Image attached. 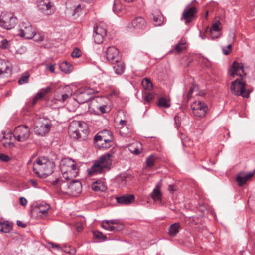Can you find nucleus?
Instances as JSON below:
<instances>
[{
    "label": "nucleus",
    "mask_w": 255,
    "mask_h": 255,
    "mask_svg": "<svg viewBox=\"0 0 255 255\" xmlns=\"http://www.w3.org/2000/svg\"><path fill=\"white\" fill-rule=\"evenodd\" d=\"M112 153H107L101 156L98 160L95 161L93 165L87 169L89 175L93 174H104L111 169L112 160L110 158Z\"/></svg>",
    "instance_id": "nucleus-1"
},
{
    "label": "nucleus",
    "mask_w": 255,
    "mask_h": 255,
    "mask_svg": "<svg viewBox=\"0 0 255 255\" xmlns=\"http://www.w3.org/2000/svg\"><path fill=\"white\" fill-rule=\"evenodd\" d=\"M69 131L75 134L74 138L79 140H85L88 138L89 131L84 122L76 121L71 123L69 127Z\"/></svg>",
    "instance_id": "nucleus-2"
},
{
    "label": "nucleus",
    "mask_w": 255,
    "mask_h": 255,
    "mask_svg": "<svg viewBox=\"0 0 255 255\" xmlns=\"http://www.w3.org/2000/svg\"><path fill=\"white\" fill-rule=\"evenodd\" d=\"M53 185L56 187H62V186H67L69 189V192L73 195H76L81 192L82 191V184L78 180H74L71 181L70 183L66 184L65 182L62 181L59 178L53 181Z\"/></svg>",
    "instance_id": "nucleus-3"
},
{
    "label": "nucleus",
    "mask_w": 255,
    "mask_h": 255,
    "mask_svg": "<svg viewBox=\"0 0 255 255\" xmlns=\"http://www.w3.org/2000/svg\"><path fill=\"white\" fill-rule=\"evenodd\" d=\"M230 90L235 95L241 96L244 98H248L251 92L246 89V83L242 81V79H237L232 82Z\"/></svg>",
    "instance_id": "nucleus-4"
},
{
    "label": "nucleus",
    "mask_w": 255,
    "mask_h": 255,
    "mask_svg": "<svg viewBox=\"0 0 255 255\" xmlns=\"http://www.w3.org/2000/svg\"><path fill=\"white\" fill-rule=\"evenodd\" d=\"M16 17L8 12H2L0 16V26L9 30L14 28L17 24Z\"/></svg>",
    "instance_id": "nucleus-5"
},
{
    "label": "nucleus",
    "mask_w": 255,
    "mask_h": 255,
    "mask_svg": "<svg viewBox=\"0 0 255 255\" xmlns=\"http://www.w3.org/2000/svg\"><path fill=\"white\" fill-rule=\"evenodd\" d=\"M51 128V125L46 121L45 119L40 118L35 123L34 132L37 135L42 136L49 132Z\"/></svg>",
    "instance_id": "nucleus-6"
},
{
    "label": "nucleus",
    "mask_w": 255,
    "mask_h": 255,
    "mask_svg": "<svg viewBox=\"0 0 255 255\" xmlns=\"http://www.w3.org/2000/svg\"><path fill=\"white\" fill-rule=\"evenodd\" d=\"M97 92V91L91 88L79 89L76 92V100L80 104L86 103L91 99L92 94Z\"/></svg>",
    "instance_id": "nucleus-7"
},
{
    "label": "nucleus",
    "mask_w": 255,
    "mask_h": 255,
    "mask_svg": "<svg viewBox=\"0 0 255 255\" xmlns=\"http://www.w3.org/2000/svg\"><path fill=\"white\" fill-rule=\"evenodd\" d=\"M191 108L195 116L203 117L208 110V106L203 102L196 101L191 104Z\"/></svg>",
    "instance_id": "nucleus-8"
},
{
    "label": "nucleus",
    "mask_w": 255,
    "mask_h": 255,
    "mask_svg": "<svg viewBox=\"0 0 255 255\" xmlns=\"http://www.w3.org/2000/svg\"><path fill=\"white\" fill-rule=\"evenodd\" d=\"M50 205L44 201L35 202L33 203L30 208L31 213L32 215L36 212L46 214L48 210L50 209Z\"/></svg>",
    "instance_id": "nucleus-9"
},
{
    "label": "nucleus",
    "mask_w": 255,
    "mask_h": 255,
    "mask_svg": "<svg viewBox=\"0 0 255 255\" xmlns=\"http://www.w3.org/2000/svg\"><path fill=\"white\" fill-rule=\"evenodd\" d=\"M110 139H113L111 132L109 130H103L99 132L94 137V141L97 143L106 141L110 142Z\"/></svg>",
    "instance_id": "nucleus-10"
},
{
    "label": "nucleus",
    "mask_w": 255,
    "mask_h": 255,
    "mask_svg": "<svg viewBox=\"0 0 255 255\" xmlns=\"http://www.w3.org/2000/svg\"><path fill=\"white\" fill-rule=\"evenodd\" d=\"M46 158L45 157H39L33 163V170L37 175H42V173H43Z\"/></svg>",
    "instance_id": "nucleus-11"
},
{
    "label": "nucleus",
    "mask_w": 255,
    "mask_h": 255,
    "mask_svg": "<svg viewBox=\"0 0 255 255\" xmlns=\"http://www.w3.org/2000/svg\"><path fill=\"white\" fill-rule=\"evenodd\" d=\"M37 7L45 15H50L53 13L51 10L52 5L50 0H38Z\"/></svg>",
    "instance_id": "nucleus-12"
},
{
    "label": "nucleus",
    "mask_w": 255,
    "mask_h": 255,
    "mask_svg": "<svg viewBox=\"0 0 255 255\" xmlns=\"http://www.w3.org/2000/svg\"><path fill=\"white\" fill-rule=\"evenodd\" d=\"M119 50L114 46L109 47L107 49V59L110 62L117 61L120 59Z\"/></svg>",
    "instance_id": "nucleus-13"
},
{
    "label": "nucleus",
    "mask_w": 255,
    "mask_h": 255,
    "mask_svg": "<svg viewBox=\"0 0 255 255\" xmlns=\"http://www.w3.org/2000/svg\"><path fill=\"white\" fill-rule=\"evenodd\" d=\"M35 34V30L30 24L25 26L24 29H20L18 34L20 37H25L26 39H32Z\"/></svg>",
    "instance_id": "nucleus-14"
},
{
    "label": "nucleus",
    "mask_w": 255,
    "mask_h": 255,
    "mask_svg": "<svg viewBox=\"0 0 255 255\" xmlns=\"http://www.w3.org/2000/svg\"><path fill=\"white\" fill-rule=\"evenodd\" d=\"M196 12V8L194 7L186 8L182 13L181 19H185L186 23H188L191 21V18L194 16Z\"/></svg>",
    "instance_id": "nucleus-15"
},
{
    "label": "nucleus",
    "mask_w": 255,
    "mask_h": 255,
    "mask_svg": "<svg viewBox=\"0 0 255 255\" xmlns=\"http://www.w3.org/2000/svg\"><path fill=\"white\" fill-rule=\"evenodd\" d=\"M12 69L8 61L0 60V76L3 74H11Z\"/></svg>",
    "instance_id": "nucleus-16"
},
{
    "label": "nucleus",
    "mask_w": 255,
    "mask_h": 255,
    "mask_svg": "<svg viewBox=\"0 0 255 255\" xmlns=\"http://www.w3.org/2000/svg\"><path fill=\"white\" fill-rule=\"evenodd\" d=\"M132 27L137 29H143L146 26V22L142 17H137L132 21Z\"/></svg>",
    "instance_id": "nucleus-17"
},
{
    "label": "nucleus",
    "mask_w": 255,
    "mask_h": 255,
    "mask_svg": "<svg viewBox=\"0 0 255 255\" xmlns=\"http://www.w3.org/2000/svg\"><path fill=\"white\" fill-rule=\"evenodd\" d=\"M161 183L157 184L151 193V197L154 202H161L162 193L161 192Z\"/></svg>",
    "instance_id": "nucleus-18"
},
{
    "label": "nucleus",
    "mask_w": 255,
    "mask_h": 255,
    "mask_svg": "<svg viewBox=\"0 0 255 255\" xmlns=\"http://www.w3.org/2000/svg\"><path fill=\"white\" fill-rule=\"evenodd\" d=\"M44 167V169L42 175H50L53 173L55 165L54 162L50 161L47 158L45 165Z\"/></svg>",
    "instance_id": "nucleus-19"
},
{
    "label": "nucleus",
    "mask_w": 255,
    "mask_h": 255,
    "mask_svg": "<svg viewBox=\"0 0 255 255\" xmlns=\"http://www.w3.org/2000/svg\"><path fill=\"white\" fill-rule=\"evenodd\" d=\"M72 160L69 158H64L61 161L60 167L61 172L63 174L68 173L70 168H71Z\"/></svg>",
    "instance_id": "nucleus-20"
},
{
    "label": "nucleus",
    "mask_w": 255,
    "mask_h": 255,
    "mask_svg": "<svg viewBox=\"0 0 255 255\" xmlns=\"http://www.w3.org/2000/svg\"><path fill=\"white\" fill-rule=\"evenodd\" d=\"M135 197L133 195H123L116 198L117 202L122 205H128L134 201Z\"/></svg>",
    "instance_id": "nucleus-21"
},
{
    "label": "nucleus",
    "mask_w": 255,
    "mask_h": 255,
    "mask_svg": "<svg viewBox=\"0 0 255 255\" xmlns=\"http://www.w3.org/2000/svg\"><path fill=\"white\" fill-rule=\"evenodd\" d=\"M112 63L113 64V69L116 74L118 75H122L125 69V66L124 62L120 60L117 61H114Z\"/></svg>",
    "instance_id": "nucleus-22"
},
{
    "label": "nucleus",
    "mask_w": 255,
    "mask_h": 255,
    "mask_svg": "<svg viewBox=\"0 0 255 255\" xmlns=\"http://www.w3.org/2000/svg\"><path fill=\"white\" fill-rule=\"evenodd\" d=\"M220 24L219 21L213 23L210 29V32L211 35V39L214 40L216 38H218L220 36V34L219 32L220 30L219 24Z\"/></svg>",
    "instance_id": "nucleus-23"
},
{
    "label": "nucleus",
    "mask_w": 255,
    "mask_h": 255,
    "mask_svg": "<svg viewBox=\"0 0 255 255\" xmlns=\"http://www.w3.org/2000/svg\"><path fill=\"white\" fill-rule=\"evenodd\" d=\"M101 227L108 231L112 232H119L124 228V225L123 224L107 225L104 224V221H103L102 223Z\"/></svg>",
    "instance_id": "nucleus-24"
},
{
    "label": "nucleus",
    "mask_w": 255,
    "mask_h": 255,
    "mask_svg": "<svg viewBox=\"0 0 255 255\" xmlns=\"http://www.w3.org/2000/svg\"><path fill=\"white\" fill-rule=\"evenodd\" d=\"M125 2H132L134 0H123ZM123 9V5L120 0H115L113 3V10L116 13H120Z\"/></svg>",
    "instance_id": "nucleus-25"
},
{
    "label": "nucleus",
    "mask_w": 255,
    "mask_h": 255,
    "mask_svg": "<svg viewBox=\"0 0 255 255\" xmlns=\"http://www.w3.org/2000/svg\"><path fill=\"white\" fill-rule=\"evenodd\" d=\"M92 189L95 191H105L106 190V187L103 181L98 180L93 183Z\"/></svg>",
    "instance_id": "nucleus-26"
},
{
    "label": "nucleus",
    "mask_w": 255,
    "mask_h": 255,
    "mask_svg": "<svg viewBox=\"0 0 255 255\" xmlns=\"http://www.w3.org/2000/svg\"><path fill=\"white\" fill-rule=\"evenodd\" d=\"M181 226L178 223L171 225L168 228V234L171 237H175L178 233Z\"/></svg>",
    "instance_id": "nucleus-27"
},
{
    "label": "nucleus",
    "mask_w": 255,
    "mask_h": 255,
    "mask_svg": "<svg viewBox=\"0 0 255 255\" xmlns=\"http://www.w3.org/2000/svg\"><path fill=\"white\" fill-rule=\"evenodd\" d=\"M72 91L71 90H68L66 93H62L61 95L56 92L55 94V99L57 101L64 102L72 95Z\"/></svg>",
    "instance_id": "nucleus-28"
},
{
    "label": "nucleus",
    "mask_w": 255,
    "mask_h": 255,
    "mask_svg": "<svg viewBox=\"0 0 255 255\" xmlns=\"http://www.w3.org/2000/svg\"><path fill=\"white\" fill-rule=\"evenodd\" d=\"M239 69L243 70L244 66L243 65L239 66L238 63L234 61L232 63L231 69L229 70V74L231 76H234Z\"/></svg>",
    "instance_id": "nucleus-29"
},
{
    "label": "nucleus",
    "mask_w": 255,
    "mask_h": 255,
    "mask_svg": "<svg viewBox=\"0 0 255 255\" xmlns=\"http://www.w3.org/2000/svg\"><path fill=\"white\" fill-rule=\"evenodd\" d=\"M59 69L65 73H70L73 70V67L72 64L65 61L60 64Z\"/></svg>",
    "instance_id": "nucleus-30"
},
{
    "label": "nucleus",
    "mask_w": 255,
    "mask_h": 255,
    "mask_svg": "<svg viewBox=\"0 0 255 255\" xmlns=\"http://www.w3.org/2000/svg\"><path fill=\"white\" fill-rule=\"evenodd\" d=\"M157 105L160 108H168L170 107V101L163 97L158 98Z\"/></svg>",
    "instance_id": "nucleus-31"
},
{
    "label": "nucleus",
    "mask_w": 255,
    "mask_h": 255,
    "mask_svg": "<svg viewBox=\"0 0 255 255\" xmlns=\"http://www.w3.org/2000/svg\"><path fill=\"white\" fill-rule=\"evenodd\" d=\"M157 158L154 155H151L147 157L145 164L147 168H150L154 166Z\"/></svg>",
    "instance_id": "nucleus-32"
},
{
    "label": "nucleus",
    "mask_w": 255,
    "mask_h": 255,
    "mask_svg": "<svg viewBox=\"0 0 255 255\" xmlns=\"http://www.w3.org/2000/svg\"><path fill=\"white\" fill-rule=\"evenodd\" d=\"M15 129L16 134L18 133V134H20L24 140H27L29 138L30 132L27 129H18L17 128H16Z\"/></svg>",
    "instance_id": "nucleus-33"
},
{
    "label": "nucleus",
    "mask_w": 255,
    "mask_h": 255,
    "mask_svg": "<svg viewBox=\"0 0 255 255\" xmlns=\"http://www.w3.org/2000/svg\"><path fill=\"white\" fill-rule=\"evenodd\" d=\"M142 85L145 89L149 91H151L153 88V84L152 82L147 78H144L142 80Z\"/></svg>",
    "instance_id": "nucleus-34"
},
{
    "label": "nucleus",
    "mask_w": 255,
    "mask_h": 255,
    "mask_svg": "<svg viewBox=\"0 0 255 255\" xmlns=\"http://www.w3.org/2000/svg\"><path fill=\"white\" fill-rule=\"evenodd\" d=\"M252 176H236V181L240 186H243Z\"/></svg>",
    "instance_id": "nucleus-35"
},
{
    "label": "nucleus",
    "mask_w": 255,
    "mask_h": 255,
    "mask_svg": "<svg viewBox=\"0 0 255 255\" xmlns=\"http://www.w3.org/2000/svg\"><path fill=\"white\" fill-rule=\"evenodd\" d=\"M113 144V139H110V142H106V141H103L100 143H97V145L100 148H103V149H108L110 147L112 146Z\"/></svg>",
    "instance_id": "nucleus-36"
},
{
    "label": "nucleus",
    "mask_w": 255,
    "mask_h": 255,
    "mask_svg": "<svg viewBox=\"0 0 255 255\" xmlns=\"http://www.w3.org/2000/svg\"><path fill=\"white\" fill-rule=\"evenodd\" d=\"M12 226L8 222H2L0 231L3 233H9L12 229Z\"/></svg>",
    "instance_id": "nucleus-37"
},
{
    "label": "nucleus",
    "mask_w": 255,
    "mask_h": 255,
    "mask_svg": "<svg viewBox=\"0 0 255 255\" xmlns=\"http://www.w3.org/2000/svg\"><path fill=\"white\" fill-rule=\"evenodd\" d=\"M155 94L151 92H148L143 96L144 104L150 103L154 98Z\"/></svg>",
    "instance_id": "nucleus-38"
},
{
    "label": "nucleus",
    "mask_w": 255,
    "mask_h": 255,
    "mask_svg": "<svg viewBox=\"0 0 255 255\" xmlns=\"http://www.w3.org/2000/svg\"><path fill=\"white\" fill-rule=\"evenodd\" d=\"M94 32L104 37L107 34L106 30L101 26H97L96 28L95 27L94 29Z\"/></svg>",
    "instance_id": "nucleus-39"
},
{
    "label": "nucleus",
    "mask_w": 255,
    "mask_h": 255,
    "mask_svg": "<svg viewBox=\"0 0 255 255\" xmlns=\"http://www.w3.org/2000/svg\"><path fill=\"white\" fill-rule=\"evenodd\" d=\"M153 22L155 26H159L163 22V18L161 16H156L153 14H152Z\"/></svg>",
    "instance_id": "nucleus-40"
},
{
    "label": "nucleus",
    "mask_w": 255,
    "mask_h": 255,
    "mask_svg": "<svg viewBox=\"0 0 255 255\" xmlns=\"http://www.w3.org/2000/svg\"><path fill=\"white\" fill-rule=\"evenodd\" d=\"M93 233L94 236L98 239L105 240L107 239V237L103 235L102 232L99 231H93Z\"/></svg>",
    "instance_id": "nucleus-41"
},
{
    "label": "nucleus",
    "mask_w": 255,
    "mask_h": 255,
    "mask_svg": "<svg viewBox=\"0 0 255 255\" xmlns=\"http://www.w3.org/2000/svg\"><path fill=\"white\" fill-rule=\"evenodd\" d=\"M94 39L96 43L101 44L103 40L104 36L98 34L94 32Z\"/></svg>",
    "instance_id": "nucleus-42"
},
{
    "label": "nucleus",
    "mask_w": 255,
    "mask_h": 255,
    "mask_svg": "<svg viewBox=\"0 0 255 255\" xmlns=\"http://www.w3.org/2000/svg\"><path fill=\"white\" fill-rule=\"evenodd\" d=\"M9 41L5 39H3L0 43V48L2 49H7L9 48Z\"/></svg>",
    "instance_id": "nucleus-43"
},
{
    "label": "nucleus",
    "mask_w": 255,
    "mask_h": 255,
    "mask_svg": "<svg viewBox=\"0 0 255 255\" xmlns=\"http://www.w3.org/2000/svg\"><path fill=\"white\" fill-rule=\"evenodd\" d=\"M81 55V51H80V50L77 48V47H75L73 52H72L71 53V56L73 57V58H78Z\"/></svg>",
    "instance_id": "nucleus-44"
},
{
    "label": "nucleus",
    "mask_w": 255,
    "mask_h": 255,
    "mask_svg": "<svg viewBox=\"0 0 255 255\" xmlns=\"http://www.w3.org/2000/svg\"><path fill=\"white\" fill-rule=\"evenodd\" d=\"M186 49V47H183V46H181L179 45H178V44H177L173 49H172V50H170L169 51V53H172L173 52V51H176L177 53H180L181 51H182V50L183 49Z\"/></svg>",
    "instance_id": "nucleus-45"
},
{
    "label": "nucleus",
    "mask_w": 255,
    "mask_h": 255,
    "mask_svg": "<svg viewBox=\"0 0 255 255\" xmlns=\"http://www.w3.org/2000/svg\"><path fill=\"white\" fill-rule=\"evenodd\" d=\"M29 75H22L18 80L19 84H22L28 82V79L29 77Z\"/></svg>",
    "instance_id": "nucleus-46"
},
{
    "label": "nucleus",
    "mask_w": 255,
    "mask_h": 255,
    "mask_svg": "<svg viewBox=\"0 0 255 255\" xmlns=\"http://www.w3.org/2000/svg\"><path fill=\"white\" fill-rule=\"evenodd\" d=\"M104 221V224L107 225H118L119 224H123L122 223L120 222L118 220H106Z\"/></svg>",
    "instance_id": "nucleus-47"
},
{
    "label": "nucleus",
    "mask_w": 255,
    "mask_h": 255,
    "mask_svg": "<svg viewBox=\"0 0 255 255\" xmlns=\"http://www.w3.org/2000/svg\"><path fill=\"white\" fill-rule=\"evenodd\" d=\"M11 158L7 155L0 153V160L3 162H8L10 161Z\"/></svg>",
    "instance_id": "nucleus-48"
},
{
    "label": "nucleus",
    "mask_w": 255,
    "mask_h": 255,
    "mask_svg": "<svg viewBox=\"0 0 255 255\" xmlns=\"http://www.w3.org/2000/svg\"><path fill=\"white\" fill-rule=\"evenodd\" d=\"M198 90V87L196 85H193L192 87H191L188 92L187 94V97L188 98H190L191 97V96L194 90Z\"/></svg>",
    "instance_id": "nucleus-49"
},
{
    "label": "nucleus",
    "mask_w": 255,
    "mask_h": 255,
    "mask_svg": "<svg viewBox=\"0 0 255 255\" xmlns=\"http://www.w3.org/2000/svg\"><path fill=\"white\" fill-rule=\"evenodd\" d=\"M255 174V169L253 171L247 173L243 171L240 172L237 175H254Z\"/></svg>",
    "instance_id": "nucleus-50"
},
{
    "label": "nucleus",
    "mask_w": 255,
    "mask_h": 255,
    "mask_svg": "<svg viewBox=\"0 0 255 255\" xmlns=\"http://www.w3.org/2000/svg\"><path fill=\"white\" fill-rule=\"evenodd\" d=\"M14 132L15 133L14 135V137L17 141L20 142H23L26 141L25 140H24L23 138H22V136L20 134H18V133L16 134V129L15 130Z\"/></svg>",
    "instance_id": "nucleus-51"
},
{
    "label": "nucleus",
    "mask_w": 255,
    "mask_h": 255,
    "mask_svg": "<svg viewBox=\"0 0 255 255\" xmlns=\"http://www.w3.org/2000/svg\"><path fill=\"white\" fill-rule=\"evenodd\" d=\"M75 228L78 232H81L83 229V225L80 223H77L75 225Z\"/></svg>",
    "instance_id": "nucleus-52"
},
{
    "label": "nucleus",
    "mask_w": 255,
    "mask_h": 255,
    "mask_svg": "<svg viewBox=\"0 0 255 255\" xmlns=\"http://www.w3.org/2000/svg\"><path fill=\"white\" fill-rule=\"evenodd\" d=\"M19 203L21 205L25 206L27 204V201L26 198L21 197L19 199Z\"/></svg>",
    "instance_id": "nucleus-53"
},
{
    "label": "nucleus",
    "mask_w": 255,
    "mask_h": 255,
    "mask_svg": "<svg viewBox=\"0 0 255 255\" xmlns=\"http://www.w3.org/2000/svg\"><path fill=\"white\" fill-rule=\"evenodd\" d=\"M51 90V88L50 87H47L45 88H42L40 91L42 92V94H44V96L47 94V93H48L49 92H50Z\"/></svg>",
    "instance_id": "nucleus-54"
},
{
    "label": "nucleus",
    "mask_w": 255,
    "mask_h": 255,
    "mask_svg": "<svg viewBox=\"0 0 255 255\" xmlns=\"http://www.w3.org/2000/svg\"><path fill=\"white\" fill-rule=\"evenodd\" d=\"M49 245L51 246V248H55L57 250H60L61 249L59 244H55L54 243H50Z\"/></svg>",
    "instance_id": "nucleus-55"
},
{
    "label": "nucleus",
    "mask_w": 255,
    "mask_h": 255,
    "mask_svg": "<svg viewBox=\"0 0 255 255\" xmlns=\"http://www.w3.org/2000/svg\"><path fill=\"white\" fill-rule=\"evenodd\" d=\"M54 65H49L48 64H46V69H48L50 72H54Z\"/></svg>",
    "instance_id": "nucleus-56"
},
{
    "label": "nucleus",
    "mask_w": 255,
    "mask_h": 255,
    "mask_svg": "<svg viewBox=\"0 0 255 255\" xmlns=\"http://www.w3.org/2000/svg\"><path fill=\"white\" fill-rule=\"evenodd\" d=\"M17 128L18 129H22V130H23V129H27L29 131V132H30V129L28 127V126L27 125H21V126H18Z\"/></svg>",
    "instance_id": "nucleus-57"
},
{
    "label": "nucleus",
    "mask_w": 255,
    "mask_h": 255,
    "mask_svg": "<svg viewBox=\"0 0 255 255\" xmlns=\"http://www.w3.org/2000/svg\"><path fill=\"white\" fill-rule=\"evenodd\" d=\"M35 97H37V100L42 99L44 97V94H42V92L40 91L38 92L36 95L34 96Z\"/></svg>",
    "instance_id": "nucleus-58"
},
{
    "label": "nucleus",
    "mask_w": 255,
    "mask_h": 255,
    "mask_svg": "<svg viewBox=\"0 0 255 255\" xmlns=\"http://www.w3.org/2000/svg\"><path fill=\"white\" fill-rule=\"evenodd\" d=\"M2 145L4 147H7L8 146L9 147L11 148V147H12L14 146V143L12 142H9V143L4 142V143H3Z\"/></svg>",
    "instance_id": "nucleus-59"
},
{
    "label": "nucleus",
    "mask_w": 255,
    "mask_h": 255,
    "mask_svg": "<svg viewBox=\"0 0 255 255\" xmlns=\"http://www.w3.org/2000/svg\"><path fill=\"white\" fill-rule=\"evenodd\" d=\"M107 107L106 105H104V106H99L98 109L100 110V111L102 113H105L106 112V110H105V108Z\"/></svg>",
    "instance_id": "nucleus-60"
},
{
    "label": "nucleus",
    "mask_w": 255,
    "mask_h": 255,
    "mask_svg": "<svg viewBox=\"0 0 255 255\" xmlns=\"http://www.w3.org/2000/svg\"><path fill=\"white\" fill-rule=\"evenodd\" d=\"M17 225L21 227L25 228L26 226V225L23 223L22 221L18 220L17 221Z\"/></svg>",
    "instance_id": "nucleus-61"
},
{
    "label": "nucleus",
    "mask_w": 255,
    "mask_h": 255,
    "mask_svg": "<svg viewBox=\"0 0 255 255\" xmlns=\"http://www.w3.org/2000/svg\"><path fill=\"white\" fill-rule=\"evenodd\" d=\"M168 190L170 191L173 192L174 191H176L177 189L176 188V187L174 185H170L168 187Z\"/></svg>",
    "instance_id": "nucleus-62"
},
{
    "label": "nucleus",
    "mask_w": 255,
    "mask_h": 255,
    "mask_svg": "<svg viewBox=\"0 0 255 255\" xmlns=\"http://www.w3.org/2000/svg\"><path fill=\"white\" fill-rule=\"evenodd\" d=\"M37 101H38V100H37V97H34L33 98V99H32V102H31V103L30 104L31 106H34L36 104V103L37 102Z\"/></svg>",
    "instance_id": "nucleus-63"
},
{
    "label": "nucleus",
    "mask_w": 255,
    "mask_h": 255,
    "mask_svg": "<svg viewBox=\"0 0 255 255\" xmlns=\"http://www.w3.org/2000/svg\"><path fill=\"white\" fill-rule=\"evenodd\" d=\"M29 183H30L31 184V185L34 187H36V186H37V182L34 180H32V179H30L29 180Z\"/></svg>",
    "instance_id": "nucleus-64"
}]
</instances>
